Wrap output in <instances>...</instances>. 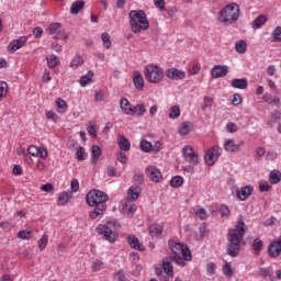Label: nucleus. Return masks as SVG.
Returning a JSON list of instances; mask_svg holds the SVG:
<instances>
[{
  "label": "nucleus",
  "mask_w": 281,
  "mask_h": 281,
  "mask_svg": "<svg viewBox=\"0 0 281 281\" xmlns=\"http://www.w3.org/2000/svg\"><path fill=\"white\" fill-rule=\"evenodd\" d=\"M245 232H247V224H245V216L239 215L235 224V227L228 232L226 246V254L231 258H238L240 255V243L245 238Z\"/></svg>",
  "instance_id": "nucleus-1"
},
{
  "label": "nucleus",
  "mask_w": 281,
  "mask_h": 281,
  "mask_svg": "<svg viewBox=\"0 0 281 281\" xmlns=\"http://www.w3.org/2000/svg\"><path fill=\"white\" fill-rule=\"evenodd\" d=\"M106 201H109V194L104 191L92 189L87 193L86 203L90 207H94V210L89 213L92 221H95L98 216H102V214L106 212Z\"/></svg>",
  "instance_id": "nucleus-2"
},
{
  "label": "nucleus",
  "mask_w": 281,
  "mask_h": 281,
  "mask_svg": "<svg viewBox=\"0 0 281 281\" xmlns=\"http://www.w3.org/2000/svg\"><path fill=\"white\" fill-rule=\"evenodd\" d=\"M130 27L133 34H140V32H146L150 30V22L148 21V15L144 10H131L128 12Z\"/></svg>",
  "instance_id": "nucleus-3"
},
{
  "label": "nucleus",
  "mask_w": 281,
  "mask_h": 281,
  "mask_svg": "<svg viewBox=\"0 0 281 281\" xmlns=\"http://www.w3.org/2000/svg\"><path fill=\"white\" fill-rule=\"evenodd\" d=\"M240 19V5L232 2L222 8L217 13V21L223 25H234Z\"/></svg>",
  "instance_id": "nucleus-4"
},
{
  "label": "nucleus",
  "mask_w": 281,
  "mask_h": 281,
  "mask_svg": "<svg viewBox=\"0 0 281 281\" xmlns=\"http://www.w3.org/2000/svg\"><path fill=\"white\" fill-rule=\"evenodd\" d=\"M144 76L147 82L159 85V82L164 81V68L155 64H149L145 66Z\"/></svg>",
  "instance_id": "nucleus-5"
},
{
  "label": "nucleus",
  "mask_w": 281,
  "mask_h": 281,
  "mask_svg": "<svg viewBox=\"0 0 281 281\" xmlns=\"http://www.w3.org/2000/svg\"><path fill=\"white\" fill-rule=\"evenodd\" d=\"M223 155V148L221 146L215 145L211 148H209L204 154V161L206 166H214L218 159H221V156Z\"/></svg>",
  "instance_id": "nucleus-6"
},
{
  "label": "nucleus",
  "mask_w": 281,
  "mask_h": 281,
  "mask_svg": "<svg viewBox=\"0 0 281 281\" xmlns=\"http://www.w3.org/2000/svg\"><path fill=\"white\" fill-rule=\"evenodd\" d=\"M183 247H186V245L181 243L169 241V249L172 251V255H169V257L173 258L175 262H177L179 267H183L186 265V261H183V258H181Z\"/></svg>",
  "instance_id": "nucleus-7"
},
{
  "label": "nucleus",
  "mask_w": 281,
  "mask_h": 281,
  "mask_svg": "<svg viewBox=\"0 0 281 281\" xmlns=\"http://www.w3.org/2000/svg\"><path fill=\"white\" fill-rule=\"evenodd\" d=\"M97 232L99 236H103L104 240H108V243H115V240L120 238L117 233L113 232L106 224H99Z\"/></svg>",
  "instance_id": "nucleus-8"
},
{
  "label": "nucleus",
  "mask_w": 281,
  "mask_h": 281,
  "mask_svg": "<svg viewBox=\"0 0 281 281\" xmlns=\"http://www.w3.org/2000/svg\"><path fill=\"white\" fill-rule=\"evenodd\" d=\"M182 157L188 164H191L192 166L199 165V155L194 153V148H192L190 145H187L182 148Z\"/></svg>",
  "instance_id": "nucleus-9"
},
{
  "label": "nucleus",
  "mask_w": 281,
  "mask_h": 281,
  "mask_svg": "<svg viewBox=\"0 0 281 281\" xmlns=\"http://www.w3.org/2000/svg\"><path fill=\"white\" fill-rule=\"evenodd\" d=\"M166 76L169 80H186V71L175 67L168 68L166 70Z\"/></svg>",
  "instance_id": "nucleus-10"
},
{
  "label": "nucleus",
  "mask_w": 281,
  "mask_h": 281,
  "mask_svg": "<svg viewBox=\"0 0 281 281\" xmlns=\"http://www.w3.org/2000/svg\"><path fill=\"white\" fill-rule=\"evenodd\" d=\"M243 144H245V142L236 143L235 139L228 138L224 142V150H226V153H240Z\"/></svg>",
  "instance_id": "nucleus-11"
},
{
  "label": "nucleus",
  "mask_w": 281,
  "mask_h": 281,
  "mask_svg": "<svg viewBox=\"0 0 281 281\" xmlns=\"http://www.w3.org/2000/svg\"><path fill=\"white\" fill-rule=\"evenodd\" d=\"M254 193V187L251 184L241 187L236 190V196L239 201H247Z\"/></svg>",
  "instance_id": "nucleus-12"
},
{
  "label": "nucleus",
  "mask_w": 281,
  "mask_h": 281,
  "mask_svg": "<svg viewBox=\"0 0 281 281\" xmlns=\"http://www.w3.org/2000/svg\"><path fill=\"white\" fill-rule=\"evenodd\" d=\"M26 43H27V37L21 36L20 38L9 43L7 49L8 52H10V54H14V52H19V49H21Z\"/></svg>",
  "instance_id": "nucleus-13"
},
{
  "label": "nucleus",
  "mask_w": 281,
  "mask_h": 281,
  "mask_svg": "<svg viewBox=\"0 0 281 281\" xmlns=\"http://www.w3.org/2000/svg\"><path fill=\"white\" fill-rule=\"evenodd\" d=\"M229 74V67L225 65H215L211 69L212 78H225Z\"/></svg>",
  "instance_id": "nucleus-14"
},
{
  "label": "nucleus",
  "mask_w": 281,
  "mask_h": 281,
  "mask_svg": "<svg viewBox=\"0 0 281 281\" xmlns=\"http://www.w3.org/2000/svg\"><path fill=\"white\" fill-rule=\"evenodd\" d=\"M123 212L127 218H133V214L137 212V204L128 199L123 200Z\"/></svg>",
  "instance_id": "nucleus-15"
},
{
  "label": "nucleus",
  "mask_w": 281,
  "mask_h": 281,
  "mask_svg": "<svg viewBox=\"0 0 281 281\" xmlns=\"http://www.w3.org/2000/svg\"><path fill=\"white\" fill-rule=\"evenodd\" d=\"M268 252L271 258H278L281 254V236L274 239L268 247Z\"/></svg>",
  "instance_id": "nucleus-16"
},
{
  "label": "nucleus",
  "mask_w": 281,
  "mask_h": 281,
  "mask_svg": "<svg viewBox=\"0 0 281 281\" xmlns=\"http://www.w3.org/2000/svg\"><path fill=\"white\" fill-rule=\"evenodd\" d=\"M172 262H175V258L167 256L162 259V269L167 276H175V268L172 267Z\"/></svg>",
  "instance_id": "nucleus-17"
},
{
  "label": "nucleus",
  "mask_w": 281,
  "mask_h": 281,
  "mask_svg": "<svg viewBox=\"0 0 281 281\" xmlns=\"http://www.w3.org/2000/svg\"><path fill=\"white\" fill-rule=\"evenodd\" d=\"M133 82L137 91H144V87H145L144 76H142V72H139V70H135L133 72Z\"/></svg>",
  "instance_id": "nucleus-18"
},
{
  "label": "nucleus",
  "mask_w": 281,
  "mask_h": 281,
  "mask_svg": "<svg viewBox=\"0 0 281 281\" xmlns=\"http://www.w3.org/2000/svg\"><path fill=\"white\" fill-rule=\"evenodd\" d=\"M74 199V193L69 191H63L57 198V205L65 206Z\"/></svg>",
  "instance_id": "nucleus-19"
},
{
  "label": "nucleus",
  "mask_w": 281,
  "mask_h": 281,
  "mask_svg": "<svg viewBox=\"0 0 281 281\" xmlns=\"http://www.w3.org/2000/svg\"><path fill=\"white\" fill-rule=\"evenodd\" d=\"M139 194H142V187L139 186H132L127 191V196L125 199H128V201H137L139 199Z\"/></svg>",
  "instance_id": "nucleus-20"
},
{
  "label": "nucleus",
  "mask_w": 281,
  "mask_h": 281,
  "mask_svg": "<svg viewBox=\"0 0 281 281\" xmlns=\"http://www.w3.org/2000/svg\"><path fill=\"white\" fill-rule=\"evenodd\" d=\"M192 131H194V125L192 124V122H183L180 124L178 128V133L179 135H181V137H186V135H190Z\"/></svg>",
  "instance_id": "nucleus-21"
},
{
  "label": "nucleus",
  "mask_w": 281,
  "mask_h": 281,
  "mask_svg": "<svg viewBox=\"0 0 281 281\" xmlns=\"http://www.w3.org/2000/svg\"><path fill=\"white\" fill-rule=\"evenodd\" d=\"M127 243L132 249H136L137 251H144V244L139 243V238L135 235H130L127 237Z\"/></svg>",
  "instance_id": "nucleus-22"
},
{
  "label": "nucleus",
  "mask_w": 281,
  "mask_h": 281,
  "mask_svg": "<svg viewBox=\"0 0 281 281\" xmlns=\"http://www.w3.org/2000/svg\"><path fill=\"white\" fill-rule=\"evenodd\" d=\"M146 113V104L139 103L132 108L130 115L134 117H142Z\"/></svg>",
  "instance_id": "nucleus-23"
},
{
  "label": "nucleus",
  "mask_w": 281,
  "mask_h": 281,
  "mask_svg": "<svg viewBox=\"0 0 281 281\" xmlns=\"http://www.w3.org/2000/svg\"><path fill=\"white\" fill-rule=\"evenodd\" d=\"M267 21H269V19L265 14L257 16L251 23L252 30H260V27H262Z\"/></svg>",
  "instance_id": "nucleus-24"
},
{
  "label": "nucleus",
  "mask_w": 281,
  "mask_h": 281,
  "mask_svg": "<svg viewBox=\"0 0 281 281\" xmlns=\"http://www.w3.org/2000/svg\"><path fill=\"white\" fill-rule=\"evenodd\" d=\"M91 153H92L91 161L93 166H98V161H100V157H102V149L100 148V146L93 145Z\"/></svg>",
  "instance_id": "nucleus-25"
},
{
  "label": "nucleus",
  "mask_w": 281,
  "mask_h": 281,
  "mask_svg": "<svg viewBox=\"0 0 281 281\" xmlns=\"http://www.w3.org/2000/svg\"><path fill=\"white\" fill-rule=\"evenodd\" d=\"M162 234H164V226L159 224H154L149 226V236H151V238H157Z\"/></svg>",
  "instance_id": "nucleus-26"
},
{
  "label": "nucleus",
  "mask_w": 281,
  "mask_h": 281,
  "mask_svg": "<svg viewBox=\"0 0 281 281\" xmlns=\"http://www.w3.org/2000/svg\"><path fill=\"white\" fill-rule=\"evenodd\" d=\"M117 144L121 150H131V142L124 135L119 136Z\"/></svg>",
  "instance_id": "nucleus-27"
},
{
  "label": "nucleus",
  "mask_w": 281,
  "mask_h": 281,
  "mask_svg": "<svg viewBox=\"0 0 281 281\" xmlns=\"http://www.w3.org/2000/svg\"><path fill=\"white\" fill-rule=\"evenodd\" d=\"M93 82V71H88L85 76H82L79 80L80 87H87Z\"/></svg>",
  "instance_id": "nucleus-28"
},
{
  "label": "nucleus",
  "mask_w": 281,
  "mask_h": 281,
  "mask_svg": "<svg viewBox=\"0 0 281 281\" xmlns=\"http://www.w3.org/2000/svg\"><path fill=\"white\" fill-rule=\"evenodd\" d=\"M120 106L124 115H131V111L133 110V104H131L127 99H122L120 102Z\"/></svg>",
  "instance_id": "nucleus-29"
},
{
  "label": "nucleus",
  "mask_w": 281,
  "mask_h": 281,
  "mask_svg": "<svg viewBox=\"0 0 281 281\" xmlns=\"http://www.w3.org/2000/svg\"><path fill=\"white\" fill-rule=\"evenodd\" d=\"M248 86L247 79H233L231 81V87H233L234 89H246Z\"/></svg>",
  "instance_id": "nucleus-30"
},
{
  "label": "nucleus",
  "mask_w": 281,
  "mask_h": 281,
  "mask_svg": "<svg viewBox=\"0 0 281 281\" xmlns=\"http://www.w3.org/2000/svg\"><path fill=\"white\" fill-rule=\"evenodd\" d=\"M46 63L49 69H56V67H58L60 63V59L56 55H49L48 57H46Z\"/></svg>",
  "instance_id": "nucleus-31"
},
{
  "label": "nucleus",
  "mask_w": 281,
  "mask_h": 281,
  "mask_svg": "<svg viewBox=\"0 0 281 281\" xmlns=\"http://www.w3.org/2000/svg\"><path fill=\"white\" fill-rule=\"evenodd\" d=\"M262 100L267 102V104H273L274 106H280V98L279 97H271L269 93H265Z\"/></svg>",
  "instance_id": "nucleus-32"
},
{
  "label": "nucleus",
  "mask_w": 281,
  "mask_h": 281,
  "mask_svg": "<svg viewBox=\"0 0 281 281\" xmlns=\"http://www.w3.org/2000/svg\"><path fill=\"white\" fill-rule=\"evenodd\" d=\"M180 256H182L183 262H192V251L190 250V247L188 245H184L182 248V251L180 252Z\"/></svg>",
  "instance_id": "nucleus-33"
},
{
  "label": "nucleus",
  "mask_w": 281,
  "mask_h": 281,
  "mask_svg": "<svg viewBox=\"0 0 281 281\" xmlns=\"http://www.w3.org/2000/svg\"><path fill=\"white\" fill-rule=\"evenodd\" d=\"M85 8V1L83 0H77L75 1L70 7L71 14H79V12Z\"/></svg>",
  "instance_id": "nucleus-34"
},
{
  "label": "nucleus",
  "mask_w": 281,
  "mask_h": 281,
  "mask_svg": "<svg viewBox=\"0 0 281 281\" xmlns=\"http://www.w3.org/2000/svg\"><path fill=\"white\" fill-rule=\"evenodd\" d=\"M87 132L92 137V139H95L98 137V125L93 122L87 123Z\"/></svg>",
  "instance_id": "nucleus-35"
},
{
  "label": "nucleus",
  "mask_w": 281,
  "mask_h": 281,
  "mask_svg": "<svg viewBox=\"0 0 281 281\" xmlns=\"http://www.w3.org/2000/svg\"><path fill=\"white\" fill-rule=\"evenodd\" d=\"M55 104L57 106L58 113H67V109H69V105L67 104L66 100L57 99Z\"/></svg>",
  "instance_id": "nucleus-36"
},
{
  "label": "nucleus",
  "mask_w": 281,
  "mask_h": 281,
  "mask_svg": "<svg viewBox=\"0 0 281 281\" xmlns=\"http://www.w3.org/2000/svg\"><path fill=\"white\" fill-rule=\"evenodd\" d=\"M82 65H85V59H82L80 55H76L70 61L71 69H78V67H82Z\"/></svg>",
  "instance_id": "nucleus-37"
},
{
  "label": "nucleus",
  "mask_w": 281,
  "mask_h": 281,
  "mask_svg": "<svg viewBox=\"0 0 281 281\" xmlns=\"http://www.w3.org/2000/svg\"><path fill=\"white\" fill-rule=\"evenodd\" d=\"M9 89L10 88L8 86V82L0 81V102H3V100H5Z\"/></svg>",
  "instance_id": "nucleus-38"
},
{
  "label": "nucleus",
  "mask_w": 281,
  "mask_h": 281,
  "mask_svg": "<svg viewBox=\"0 0 281 281\" xmlns=\"http://www.w3.org/2000/svg\"><path fill=\"white\" fill-rule=\"evenodd\" d=\"M61 26L63 24H60V22L52 23L47 29V34L50 36H54V34L57 35Z\"/></svg>",
  "instance_id": "nucleus-39"
},
{
  "label": "nucleus",
  "mask_w": 281,
  "mask_h": 281,
  "mask_svg": "<svg viewBox=\"0 0 281 281\" xmlns=\"http://www.w3.org/2000/svg\"><path fill=\"white\" fill-rule=\"evenodd\" d=\"M168 115L170 120H178V117L181 116V109H179V105L171 106Z\"/></svg>",
  "instance_id": "nucleus-40"
},
{
  "label": "nucleus",
  "mask_w": 281,
  "mask_h": 281,
  "mask_svg": "<svg viewBox=\"0 0 281 281\" xmlns=\"http://www.w3.org/2000/svg\"><path fill=\"white\" fill-rule=\"evenodd\" d=\"M145 173L147 177H161V171L155 166H148Z\"/></svg>",
  "instance_id": "nucleus-41"
},
{
  "label": "nucleus",
  "mask_w": 281,
  "mask_h": 281,
  "mask_svg": "<svg viewBox=\"0 0 281 281\" xmlns=\"http://www.w3.org/2000/svg\"><path fill=\"white\" fill-rule=\"evenodd\" d=\"M101 41H102L103 47H105V49H111L113 44L111 43V35H109V33H103L101 35Z\"/></svg>",
  "instance_id": "nucleus-42"
},
{
  "label": "nucleus",
  "mask_w": 281,
  "mask_h": 281,
  "mask_svg": "<svg viewBox=\"0 0 281 281\" xmlns=\"http://www.w3.org/2000/svg\"><path fill=\"white\" fill-rule=\"evenodd\" d=\"M217 212H218V214H221L222 218H229V214H232V212L229 211V207H227V205L217 206Z\"/></svg>",
  "instance_id": "nucleus-43"
},
{
  "label": "nucleus",
  "mask_w": 281,
  "mask_h": 281,
  "mask_svg": "<svg viewBox=\"0 0 281 281\" xmlns=\"http://www.w3.org/2000/svg\"><path fill=\"white\" fill-rule=\"evenodd\" d=\"M263 246H265V244L262 243V239H260V238H255L254 239L252 247H254L255 254L257 256L260 254V251H262Z\"/></svg>",
  "instance_id": "nucleus-44"
},
{
  "label": "nucleus",
  "mask_w": 281,
  "mask_h": 281,
  "mask_svg": "<svg viewBox=\"0 0 281 281\" xmlns=\"http://www.w3.org/2000/svg\"><path fill=\"white\" fill-rule=\"evenodd\" d=\"M235 49L237 54H245L247 52V43L245 41L240 40L235 44Z\"/></svg>",
  "instance_id": "nucleus-45"
},
{
  "label": "nucleus",
  "mask_w": 281,
  "mask_h": 281,
  "mask_svg": "<svg viewBox=\"0 0 281 281\" xmlns=\"http://www.w3.org/2000/svg\"><path fill=\"white\" fill-rule=\"evenodd\" d=\"M213 104H214V98H212V97H204L203 105H202V111H207V109H212Z\"/></svg>",
  "instance_id": "nucleus-46"
},
{
  "label": "nucleus",
  "mask_w": 281,
  "mask_h": 281,
  "mask_svg": "<svg viewBox=\"0 0 281 281\" xmlns=\"http://www.w3.org/2000/svg\"><path fill=\"white\" fill-rule=\"evenodd\" d=\"M140 150H143V153H153V143L144 139L140 142Z\"/></svg>",
  "instance_id": "nucleus-47"
},
{
  "label": "nucleus",
  "mask_w": 281,
  "mask_h": 281,
  "mask_svg": "<svg viewBox=\"0 0 281 281\" xmlns=\"http://www.w3.org/2000/svg\"><path fill=\"white\" fill-rule=\"evenodd\" d=\"M170 186L171 188H181V186H183V177H172Z\"/></svg>",
  "instance_id": "nucleus-48"
},
{
  "label": "nucleus",
  "mask_w": 281,
  "mask_h": 281,
  "mask_svg": "<svg viewBox=\"0 0 281 281\" xmlns=\"http://www.w3.org/2000/svg\"><path fill=\"white\" fill-rule=\"evenodd\" d=\"M16 236L21 238V240H30V238H32V231L22 229L18 232Z\"/></svg>",
  "instance_id": "nucleus-49"
},
{
  "label": "nucleus",
  "mask_w": 281,
  "mask_h": 281,
  "mask_svg": "<svg viewBox=\"0 0 281 281\" xmlns=\"http://www.w3.org/2000/svg\"><path fill=\"white\" fill-rule=\"evenodd\" d=\"M77 160L78 161H85V159H87L88 155H87V150L85 149V147H79L77 149Z\"/></svg>",
  "instance_id": "nucleus-50"
},
{
  "label": "nucleus",
  "mask_w": 281,
  "mask_h": 281,
  "mask_svg": "<svg viewBox=\"0 0 281 281\" xmlns=\"http://www.w3.org/2000/svg\"><path fill=\"white\" fill-rule=\"evenodd\" d=\"M272 187L269 182L262 180L259 182V192H271Z\"/></svg>",
  "instance_id": "nucleus-51"
},
{
  "label": "nucleus",
  "mask_w": 281,
  "mask_h": 281,
  "mask_svg": "<svg viewBox=\"0 0 281 281\" xmlns=\"http://www.w3.org/2000/svg\"><path fill=\"white\" fill-rule=\"evenodd\" d=\"M103 266H104V262L102 260L100 259L94 260L91 266L92 272L95 273L100 271Z\"/></svg>",
  "instance_id": "nucleus-52"
},
{
  "label": "nucleus",
  "mask_w": 281,
  "mask_h": 281,
  "mask_svg": "<svg viewBox=\"0 0 281 281\" xmlns=\"http://www.w3.org/2000/svg\"><path fill=\"white\" fill-rule=\"evenodd\" d=\"M223 273L227 278H234V270L232 269V265L226 263L223 266Z\"/></svg>",
  "instance_id": "nucleus-53"
},
{
  "label": "nucleus",
  "mask_w": 281,
  "mask_h": 281,
  "mask_svg": "<svg viewBox=\"0 0 281 281\" xmlns=\"http://www.w3.org/2000/svg\"><path fill=\"white\" fill-rule=\"evenodd\" d=\"M47 243H49V237L47 235H44L40 240H38V249L43 251L45 247H47Z\"/></svg>",
  "instance_id": "nucleus-54"
},
{
  "label": "nucleus",
  "mask_w": 281,
  "mask_h": 281,
  "mask_svg": "<svg viewBox=\"0 0 281 281\" xmlns=\"http://www.w3.org/2000/svg\"><path fill=\"white\" fill-rule=\"evenodd\" d=\"M227 133H237L238 132V125L234 122H229L226 125Z\"/></svg>",
  "instance_id": "nucleus-55"
},
{
  "label": "nucleus",
  "mask_w": 281,
  "mask_h": 281,
  "mask_svg": "<svg viewBox=\"0 0 281 281\" xmlns=\"http://www.w3.org/2000/svg\"><path fill=\"white\" fill-rule=\"evenodd\" d=\"M116 159L120 161V164H126V161H128V156H126V153L124 151H119L116 154Z\"/></svg>",
  "instance_id": "nucleus-56"
},
{
  "label": "nucleus",
  "mask_w": 281,
  "mask_h": 281,
  "mask_svg": "<svg viewBox=\"0 0 281 281\" xmlns=\"http://www.w3.org/2000/svg\"><path fill=\"white\" fill-rule=\"evenodd\" d=\"M154 5L164 12L166 10V0H154Z\"/></svg>",
  "instance_id": "nucleus-57"
},
{
  "label": "nucleus",
  "mask_w": 281,
  "mask_h": 281,
  "mask_svg": "<svg viewBox=\"0 0 281 281\" xmlns=\"http://www.w3.org/2000/svg\"><path fill=\"white\" fill-rule=\"evenodd\" d=\"M55 38H56V41H67V38H69V35H67V32H65V31H59L55 35Z\"/></svg>",
  "instance_id": "nucleus-58"
},
{
  "label": "nucleus",
  "mask_w": 281,
  "mask_h": 281,
  "mask_svg": "<svg viewBox=\"0 0 281 281\" xmlns=\"http://www.w3.org/2000/svg\"><path fill=\"white\" fill-rule=\"evenodd\" d=\"M41 148L34 146V145H31L29 148H27V153L29 155H32V157H38V150Z\"/></svg>",
  "instance_id": "nucleus-59"
},
{
  "label": "nucleus",
  "mask_w": 281,
  "mask_h": 281,
  "mask_svg": "<svg viewBox=\"0 0 281 281\" xmlns=\"http://www.w3.org/2000/svg\"><path fill=\"white\" fill-rule=\"evenodd\" d=\"M272 36H273L274 41H279V43H281V26H277L273 30Z\"/></svg>",
  "instance_id": "nucleus-60"
},
{
  "label": "nucleus",
  "mask_w": 281,
  "mask_h": 281,
  "mask_svg": "<svg viewBox=\"0 0 281 281\" xmlns=\"http://www.w3.org/2000/svg\"><path fill=\"white\" fill-rule=\"evenodd\" d=\"M199 71H201V64H199V63L193 64L192 68L190 69L191 76H196V74H199Z\"/></svg>",
  "instance_id": "nucleus-61"
},
{
  "label": "nucleus",
  "mask_w": 281,
  "mask_h": 281,
  "mask_svg": "<svg viewBox=\"0 0 281 281\" xmlns=\"http://www.w3.org/2000/svg\"><path fill=\"white\" fill-rule=\"evenodd\" d=\"M46 117L47 120H53V122H58V114L52 110L46 112Z\"/></svg>",
  "instance_id": "nucleus-62"
},
{
  "label": "nucleus",
  "mask_w": 281,
  "mask_h": 281,
  "mask_svg": "<svg viewBox=\"0 0 281 281\" xmlns=\"http://www.w3.org/2000/svg\"><path fill=\"white\" fill-rule=\"evenodd\" d=\"M70 188L71 192H78V190H80V183L78 182V180L72 179L70 182Z\"/></svg>",
  "instance_id": "nucleus-63"
},
{
  "label": "nucleus",
  "mask_w": 281,
  "mask_h": 281,
  "mask_svg": "<svg viewBox=\"0 0 281 281\" xmlns=\"http://www.w3.org/2000/svg\"><path fill=\"white\" fill-rule=\"evenodd\" d=\"M280 119H281V112L276 110L274 112L271 113L270 122H278V120Z\"/></svg>",
  "instance_id": "nucleus-64"
}]
</instances>
